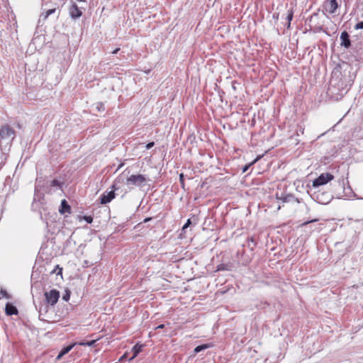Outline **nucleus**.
<instances>
[{
  "instance_id": "16",
  "label": "nucleus",
  "mask_w": 363,
  "mask_h": 363,
  "mask_svg": "<svg viewBox=\"0 0 363 363\" xmlns=\"http://www.w3.org/2000/svg\"><path fill=\"white\" fill-rule=\"evenodd\" d=\"M293 16H294V12L292 11V9H289L288 11V14H287V17H286V19L288 20V25H287V28H289L290 27V25H291V21H292L293 19Z\"/></svg>"
},
{
  "instance_id": "6",
  "label": "nucleus",
  "mask_w": 363,
  "mask_h": 363,
  "mask_svg": "<svg viewBox=\"0 0 363 363\" xmlns=\"http://www.w3.org/2000/svg\"><path fill=\"white\" fill-rule=\"evenodd\" d=\"M314 199L318 203L325 205L330 203L332 196L328 192H318L314 194Z\"/></svg>"
},
{
  "instance_id": "19",
  "label": "nucleus",
  "mask_w": 363,
  "mask_h": 363,
  "mask_svg": "<svg viewBox=\"0 0 363 363\" xmlns=\"http://www.w3.org/2000/svg\"><path fill=\"white\" fill-rule=\"evenodd\" d=\"M224 270H228L227 265L220 264L217 266V271H224Z\"/></svg>"
},
{
  "instance_id": "36",
  "label": "nucleus",
  "mask_w": 363,
  "mask_h": 363,
  "mask_svg": "<svg viewBox=\"0 0 363 363\" xmlns=\"http://www.w3.org/2000/svg\"><path fill=\"white\" fill-rule=\"evenodd\" d=\"M150 219H151L150 218H145L144 220V222L146 223V222L149 221Z\"/></svg>"
},
{
  "instance_id": "38",
  "label": "nucleus",
  "mask_w": 363,
  "mask_h": 363,
  "mask_svg": "<svg viewBox=\"0 0 363 363\" xmlns=\"http://www.w3.org/2000/svg\"><path fill=\"white\" fill-rule=\"evenodd\" d=\"M78 1H81V2H86V0H77Z\"/></svg>"
},
{
  "instance_id": "3",
  "label": "nucleus",
  "mask_w": 363,
  "mask_h": 363,
  "mask_svg": "<svg viewBox=\"0 0 363 363\" xmlns=\"http://www.w3.org/2000/svg\"><path fill=\"white\" fill-rule=\"evenodd\" d=\"M112 190L110 191L104 192L99 197L100 203L101 204H106L111 202L116 196L115 190L117 189L115 184L111 186Z\"/></svg>"
},
{
  "instance_id": "14",
  "label": "nucleus",
  "mask_w": 363,
  "mask_h": 363,
  "mask_svg": "<svg viewBox=\"0 0 363 363\" xmlns=\"http://www.w3.org/2000/svg\"><path fill=\"white\" fill-rule=\"evenodd\" d=\"M213 347V344L212 343H207V344H203V345H199L197 347H195L194 349V352L195 353H199L206 349H208V348H211Z\"/></svg>"
},
{
  "instance_id": "8",
  "label": "nucleus",
  "mask_w": 363,
  "mask_h": 363,
  "mask_svg": "<svg viewBox=\"0 0 363 363\" xmlns=\"http://www.w3.org/2000/svg\"><path fill=\"white\" fill-rule=\"evenodd\" d=\"M69 13L72 19L79 18L82 16V11L74 2H72V5L69 9Z\"/></svg>"
},
{
  "instance_id": "13",
  "label": "nucleus",
  "mask_w": 363,
  "mask_h": 363,
  "mask_svg": "<svg viewBox=\"0 0 363 363\" xmlns=\"http://www.w3.org/2000/svg\"><path fill=\"white\" fill-rule=\"evenodd\" d=\"M143 345L136 344L132 349L133 355L130 358V360L133 359L137 357V355L141 352Z\"/></svg>"
},
{
  "instance_id": "27",
  "label": "nucleus",
  "mask_w": 363,
  "mask_h": 363,
  "mask_svg": "<svg viewBox=\"0 0 363 363\" xmlns=\"http://www.w3.org/2000/svg\"><path fill=\"white\" fill-rule=\"evenodd\" d=\"M52 186H60V183L56 179H54L51 182V184H50Z\"/></svg>"
},
{
  "instance_id": "23",
  "label": "nucleus",
  "mask_w": 363,
  "mask_h": 363,
  "mask_svg": "<svg viewBox=\"0 0 363 363\" xmlns=\"http://www.w3.org/2000/svg\"><path fill=\"white\" fill-rule=\"evenodd\" d=\"M179 182L181 183L182 186L184 188V174L181 173L179 174Z\"/></svg>"
},
{
  "instance_id": "18",
  "label": "nucleus",
  "mask_w": 363,
  "mask_h": 363,
  "mask_svg": "<svg viewBox=\"0 0 363 363\" xmlns=\"http://www.w3.org/2000/svg\"><path fill=\"white\" fill-rule=\"evenodd\" d=\"M40 195L39 194V190L38 189V186H35L33 201H35L37 200H40Z\"/></svg>"
},
{
  "instance_id": "26",
  "label": "nucleus",
  "mask_w": 363,
  "mask_h": 363,
  "mask_svg": "<svg viewBox=\"0 0 363 363\" xmlns=\"http://www.w3.org/2000/svg\"><path fill=\"white\" fill-rule=\"evenodd\" d=\"M355 77V75L353 74L352 75H350V79L347 82V83L351 86L353 80H354V78Z\"/></svg>"
},
{
  "instance_id": "11",
  "label": "nucleus",
  "mask_w": 363,
  "mask_h": 363,
  "mask_svg": "<svg viewBox=\"0 0 363 363\" xmlns=\"http://www.w3.org/2000/svg\"><path fill=\"white\" fill-rule=\"evenodd\" d=\"M5 313L7 315H12L18 314L17 308L10 303H7L5 307Z\"/></svg>"
},
{
  "instance_id": "37",
  "label": "nucleus",
  "mask_w": 363,
  "mask_h": 363,
  "mask_svg": "<svg viewBox=\"0 0 363 363\" xmlns=\"http://www.w3.org/2000/svg\"><path fill=\"white\" fill-rule=\"evenodd\" d=\"M62 268H59V272H58V274H60V273L62 272Z\"/></svg>"
},
{
  "instance_id": "4",
  "label": "nucleus",
  "mask_w": 363,
  "mask_h": 363,
  "mask_svg": "<svg viewBox=\"0 0 363 363\" xmlns=\"http://www.w3.org/2000/svg\"><path fill=\"white\" fill-rule=\"evenodd\" d=\"M45 298L48 304L54 306L60 298V292L57 289H52L45 293Z\"/></svg>"
},
{
  "instance_id": "1",
  "label": "nucleus",
  "mask_w": 363,
  "mask_h": 363,
  "mask_svg": "<svg viewBox=\"0 0 363 363\" xmlns=\"http://www.w3.org/2000/svg\"><path fill=\"white\" fill-rule=\"evenodd\" d=\"M147 182V177L143 174H131L126 179L125 184L129 186L130 189L133 187L141 188L145 185Z\"/></svg>"
},
{
  "instance_id": "32",
  "label": "nucleus",
  "mask_w": 363,
  "mask_h": 363,
  "mask_svg": "<svg viewBox=\"0 0 363 363\" xmlns=\"http://www.w3.org/2000/svg\"><path fill=\"white\" fill-rule=\"evenodd\" d=\"M64 355L61 353V352H59L58 355L57 356L56 359L57 360H60Z\"/></svg>"
},
{
  "instance_id": "9",
  "label": "nucleus",
  "mask_w": 363,
  "mask_h": 363,
  "mask_svg": "<svg viewBox=\"0 0 363 363\" xmlns=\"http://www.w3.org/2000/svg\"><path fill=\"white\" fill-rule=\"evenodd\" d=\"M340 40H341V43H340L341 46H343L345 48H348L351 45L350 35L347 31H343L340 34Z\"/></svg>"
},
{
  "instance_id": "39",
  "label": "nucleus",
  "mask_w": 363,
  "mask_h": 363,
  "mask_svg": "<svg viewBox=\"0 0 363 363\" xmlns=\"http://www.w3.org/2000/svg\"><path fill=\"white\" fill-rule=\"evenodd\" d=\"M123 358H125V354L121 357L120 360L123 359Z\"/></svg>"
},
{
  "instance_id": "40",
  "label": "nucleus",
  "mask_w": 363,
  "mask_h": 363,
  "mask_svg": "<svg viewBox=\"0 0 363 363\" xmlns=\"http://www.w3.org/2000/svg\"><path fill=\"white\" fill-rule=\"evenodd\" d=\"M286 198H284V199H283V201H284V202H286Z\"/></svg>"
},
{
  "instance_id": "7",
  "label": "nucleus",
  "mask_w": 363,
  "mask_h": 363,
  "mask_svg": "<svg viewBox=\"0 0 363 363\" xmlns=\"http://www.w3.org/2000/svg\"><path fill=\"white\" fill-rule=\"evenodd\" d=\"M339 7L337 0H325L324 3V9L330 14L335 13Z\"/></svg>"
},
{
  "instance_id": "12",
  "label": "nucleus",
  "mask_w": 363,
  "mask_h": 363,
  "mask_svg": "<svg viewBox=\"0 0 363 363\" xmlns=\"http://www.w3.org/2000/svg\"><path fill=\"white\" fill-rule=\"evenodd\" d=\"M59 212L61 214H65L66 213L70 212V206L66 201V200H62L60 205V208L59 209Z\"/></svg>"
},
{
  "instance_id": "24",
  "label": "nucleus",
  "mask_w": 363,
  "mask_h": 363,
  "mask_svg": "<svg viewBox=\"0 0 363 363\" xmlns=\"http://www.w3.org/2000/svg\"><path fill=\"white\" fill-rule=\"evenodd\" d=\"M335 81H336V79H335V77H334V76H333V77H332V79H331V80H330V89H330V91H331V89H332V86H335Z\"/></svg>"
},
{
  "instance_id": "41",
  "label": "nucleus",
  "mask_w": 363,
  "mask_h": 363,
  "mask_svg": "<svg viewBox=\"0 0 363 363\" xmlns=\"http://www.w3.org/2000/svg\"><path fill=\"white\" fill-rule=\"evenodd\" d=\"M45 0H43V1H44Z\"/></svg>"
},
{
  "instance_id": "22",
  "label": "nucleus",
  "mask_w": 363,
  "mask_h": 363,
  "mask_svg": "<svg viewBox=\"0 0 363 363\" xmlns=\"http://www.w3.org/2000/svg\"><path fill=\"white\" fill-rule=\"evenodd\" d=\"M83 219L88 223H91L93 221V218L91 216H84Z\"/></svg>"
},
{
  "instance_id": "17",
  "label": "nucleus",
  "mask_w": 363,
  "mask_h": 363,
  "mask_svg": "<svg viewBox=\"0 0 363 363\" xmlns=\"http://www.w3.org/2000/svg\"><path fill=\"white\" fill-rule=\"evenodd\" d=\"M74 344L68 345L67 347H65L61 350L60 352H61L63 355L67 354L74 347Z\"/></svg>"
},
{
  "instance_id": "30",
  "label": "nucleus",
  "mask_w": 363,
  "mask_h": 363,
  "mask_svg": "<svg viewBox=\"0 0 363 363\" xmlns=\"http://www.w3.org/2000/svg\"><path fill=\"white\" fill-rule=\"evenodd\" d=\"M316 221H318V219H313V220H309V221H306V222H305V223H303V225H307V224H308V223H310L316 222Z\"/></svg>"
},
{
  "instance_id": "31",
  "label": "nucleus",
  "mask_w": 363,
  "mask_h": 363,
  "mask_svg": "<svg viewBox=\"0 0 363 363\" xmlns=\"http://www.w3.org/2000/svg\"><path fill=\"white\" fill-rule=\"evenodd\" d=\"M164 326H165V325H164V324H160V325H159L158 326H157V327L155 328V330H157V329H162V328H164Z\"/></svg>"
},
{
  "instance_id": "10",
  "label": "nucleus",
  "mask_w": 363,
  "mask_h": 363,
  "mask_svg": "<svg viewBox=\"0 0 363 363\" xmlns=\"http://www.w3.org/2000/svg\"><path fill=\"white\" fill-rule=\"evenodd\" d=\"M45 4L43 3V11L41 13L40 16V19L39 21H45L49 16H50L51 14L54 13L56 11V9L55 8H52V9H49L48 10H46L45 9L43 8V6H45Z\"/></svg>"
},
{
  "instance_id": "25",
  "label": "nucleus",
  "mask_w": 363,
  "mask_h": 363,
  "mask_svg": "<svg viewBox=\"0 0 363 363\" xmlns=\"http://www.w3.org/2000/svg\"><path fill=\"white\" fill-rule=\"evenodd\" d=\"M355 29H363V21H360L358 23H357L354 26Z\"/></svg>"
},
{
  "instance_id": "2",
  "label": "nucleus",
  "mask_w": 363,
  "mask_h": 363,
  "mask_svg": "<svg viewBox=\"0 0 363 363\" xmlns=\"http://www.w3.org/2000/svg\"><path fill=\"white\" fill-rule=\"evenodd\" d=\"M333 179L334 176L332 174L328 172L323 173L313 181V186L316 188L320 186L325 185Z\"/></svg>"
},
{
  "instance_id": "20",
  "label": "nucleus",
  "mask_w": 363,
  "mask_h": 363,
  "mask_svg": "<svg viewBox=\"0 0 363 363\" xmlns=\"http://www.w3.org/2000/svg\"><path fill=\"white\" fill-rule=\"evenodd\" d=\"M95 342H96V340H91V341L81 342V343H79V345H84V346H92L95 344Z\"/></svg>"
},
{
  "instance_id": "28",
  "label": "nucleus",
  "mask_w": 363,
  "mask_h": 363,
  "mask_svg": "<svg viewBox=\"0 0 363 363\" xmlns=\"http://www.w3.org/2000/svg\"><path fill=\"white\" fill-rule=\"evenodd\" d=\"M154 145H155V143H154V142H150V143H148L146 145V147H146V149H147V150H149V149L152 148V147L154 146Z\"/></svg>"
},
{
  "instance_id": "21",
  "label": "nucleus",
  "mask_w": 363,
  "mask_h": 363,
  "mask_svg": "<svg viewBox=\"0 0 363 363\" xmlns=\"http://www.w3.org/2000/svg\"><path fill=\"white\" fill-rule=\"evenodd\" d=\"M70 297V292L69 291H66V293L62 296V299L65 301H69Z\"/></svg>"
},
{
  "instance_id": "29",
  "label": "nucleus",
  "mask_w": 363,
  "mask_h": 363,
  "mask_svg": "<svg viewBox=\"0 0 363 363\" xmlns=\"http://www.w3.org/2000/svg\"><path fill=\"white\" fill-rule=\"evenodd\" d=\"M191 220L190 219H188L186 222V223L183 226V230H184L185 228H188L189 226V225L191 224Z\"/></svg>"
},
{
  "instance_id": "35",
  "label": "nucleus",
  "mask_w": 363,
  "mask_h": 363,
  "mask_svg": "<svg viewBox=\"0 0 363 363\" xmlns=\"http://www.w3.org/2000/svg\"><path fill=\"white\" fill-rule=\"evenodd\" d=\"M248 169V166H245L244 168H243V172H246Z\"/></svg>"
},
{
  "instance_id": "5",
  "label": "nucleus",
  "mask_w": 363,
  "mask_h": 363,
  "mask_svg": "<svg viewBox=\"0 0 363 363\" xmlns=\"http://www.w3.org/2000/svg\"><path fill=\"white\" fill-rule=\"evenodd\" d=\"M15 130L9 125H3L0 128V140L13 139Z\"/></svg>"
},
{
  "instance_id": "15",
  "label": "nucleus",
  "mask_w": 363,
  "mask_h": 363,
  "mask_svg": "<svg viewBox=\"0 0 363 363\" xmlns=\"http://www.w3.org/2000/svg\"><path fill=\"white\" fill-rule=\"evenodd\" d=\"M3 298L6 299H11V296L3 288L0 289V300Z\"/></svg>"
},
{
  "instance_id": "33",
  "label": "nucleus",
  "mask_w": 363,
  "mask_h": 363,
  "mask_svg": "<svg viewBox=\"0 0 363 363\" xmlns=\"http://www.w3.org/2000/svg\"><path fill=\"white\" fill-rule=\"evenodd\" d=\"M119 50H120V48H116V49H115V50L112 52V53H113V54H116V53L119 51Z\"/></svg>"
},
{
  "instance_id": "34",
  "label": "nucleus",
  "mask_w": 363,
  "mask_h": 363,
  "mask_svg": "<svg viewBox=\"0 0 363 363\" xmlns=\"http://www.w3.org/2000/svg\"><path fill=\"white\" fill-rule=\"evenodd\" d=\"M343 84H344V82H342V84H341V86H342ZM347 86V84H345V88L342 87V89H346Z\"/></svg>"
}]
</instances>
